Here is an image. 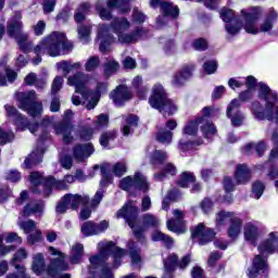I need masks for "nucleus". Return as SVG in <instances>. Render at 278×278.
I'll return each mask as SVG.
<instances>
[{
  "label": "nucleus",
  "mask_w": 278,
  "mask_h": 278,
  "mask_svg": "<svg viewBox=\"0 0 278 278\" xmlns=\"http://www.w3.org/2000/svg\"><path fill=\"white\" fill-rule=\"evenodd\" d=\"M241 14L242 22H237L236 25H226V31H228L230 36L240 34V29H242V27L247 34H253L254 36L261 33L266 34V31H270V29H273V18H277V13L271 12L270 15L261 23L260 27H256L255 21L262 16V9L252 8L249 12H247V10H241Z\"/></svg>",
  "instance_id": "f257e3e1"
},
{
  "label": "nucleus",
  "mask_w": 278,
  "mask_h": 278,
  "mask_svg": "<svg viewBox=\"0 0 278 278\" xmlns=\"http://www.w3.org/2000/svg\"><path fill=\"white\" fill-rule=\"evenodd\" d=\"M99 255L91 256L89 258L90 265L92 268L102 267L100 271V278H114V274L112 269H110V265L105 264L108 262V257L113 255L114 257V268H118L121 266V258L126 255V251L116 247L115 242L112 241H101L98 243Z\"/></svg>",
  "instance_id": "f03ea898"
},
{
  "label": "nucleus",
  "mask_w": 278,
  "mask_h": 278,
  "mask_svg": "<svg viewBox=\"0 0 278 278\" xmlns=\"http://www.w3.org/2000/svg\"><path fill=\"white\" fill-rule=\"evenodd\" d=\"M138 206H136L134 202H128L119 211H117L116 217L125 218L128 227L132 229L137 240H142L144 238V229H149V227H160V218L153 214H144L142 216V227H138Z\"/></svg>",
  "instance_id": "7ed1b4c3"
},
{
  "label": "nucleus",
  "mask_w": 278,
  "mask_h": 278,
  "mask_svg": "<svg viewBox=\"0 0 278 278\" xmlns=\"http://www.w3.org/2000/svg\"><path fill=\"white\" fill-rule=\"evenodd\" d=\"M71 51L73 43L66 39L64 33L54 31L50 36L45 37L35 48L34 53L37 58L33 60V64L38 66L42 62V55L58 58L60 51Z\"/></svg>",
  "instance_id": "20e7f679"
},
{
  "label": "nucleus",
  "mask_w": 278,
  "mask_h": 278,
  "mask_svg": "<svg viewBox=\"0 0 278 278\" xmlns=\"http://www.w3.org/2000/svg\"><path fill=\"white\" fill-rule=\"evenodd\" d=\"M23 15L21 12H15V15L9 21L7 31L11 38H15L20 49L24 53H29L34 47V42L29 41V35L23 33Z\"/></svg>",
  "instance_id": "39448f33"
},
{
  "label": "nucleus",
  "mask_w": 278,
  "mask_h": 278,
  "mask_svg": "<svg viewBox=\"0 0 278 278\" xmlns=\"http://www.w3.org/2000/svg\"><path fill=\"white\" fill-rule=\"evenodd\" d=\"M149 103L151 108L154 110H159L162 114L170 116L172 114H175L177 112V105L173 103L166 97V91L164 90V87L162 85H155L152 90V96L149 99Z\"/></svg>",
  "instance_id": "423d86ee"
},
{
  "label": "nucleus",
  "mask_w": 278,
  "mask_h": 278,
  "mask_svg": "<svg viewBox=\"0 0 278 278\" xmlns=\"http://www.w3.org/2000/svg\"><path fill=\"white\" fill-rule=\"evenodd\" d=\"M258 98L265 101V118L275 121L278 125L277 92L273 91L266 84L258 83Z\"/></svg>",
  "instance_id": "0eeeda50"
},
{
  "label": "nucleus",
  "mask_w": 278,
  "mask_h": 278,
  "mask_svg": "<svg viewBox=\"0 0 278 278\" xmlns=\"http://www.w3.org/2000/svg\"><path fill=\"white\" fill-rule=\"evenodd\" d=\"M86 84H88V75L84 73H76L67 78V85L75 88V93L72 96V102L75 105H81L90 97Z\"/></svg>",
  "instance_id": "6e6552de"
},
{
  "label": "nucleus",
  "mask_w": 278,
  "mask_h": 278,
  "mask_svg": "<svg viewBox=\"0 0 278 278\" xmlns=\"http://www.w3.org/2000/svg\"><path fill=\"white\" fill-rule=\"evenodd\" d=\"M16 100L20 109L27 112L29 116L36 117L42 114V103L36 101V91L17 92Z\"/></svg>",
  "instance_id": "1a4fd4ad"
},
{
  "label": "nucleus",
  "mask_w": 278,
  "mask_h": 278,
  "mask_svg": "<svg viewBox=\"0 0 278 278\" xmlns=\"http://www.w3.org/2000/svg\"><path fill=\"white\" fill-rule=\"evenodd\" d=\"M48 252L53 257L46 269L49 277H58L62 270L68 269V264L64 261V253L53 247H49Z\"/></svg>",
  "instance_id": "9d476101"
},
{
  "label": "nucleus",
  "mask_w": 278,
  "mask_h": 278,
  "mask_svg": "<svg viewBox=\"0 0 278 278\" xmlns=\"http://www.w3.org/2000/svg\"><path fill=\"white\" fill-rule=\"evenodd\" d=\"M199 125H202L201 129L204 134V138H207V140L214 138V135L216 134V127L211 122L205 121V118H198L190 122L185 127L184 134L187 136H197V132L199 131Z\"/></svg>",
  "instance_id": "9b49d317"
},
{
  "label": "nucleus",
  "mask_w": 278,
  "mask_h": 278,
  "mask_svg": "<svg viewBox=\"0 0 278 278\" xmlns=\"http://www.w3.org/2000/svg\"><path fill=\"white\" fill-rule=\"evenodd\" d=\"M30 182L33 186H42L43 188H47L48 192H51V188H56V190H66L68 188L65 180H55V178L51 176L45 179L38 172H33L30 174Z\"/></svg>",
  "instance_id": "f8f14e48"
},
{
  "label": "nucleus",
  "mask_w": 278,
  "mask_h": 278,
  "mask_svg": "<svg viewBox=\"0 0 278 278\" xmlns=\"http://www.w3.org/2000/svg\"><path fill=\"white\" fill-rule=\"evenodd\" d=\"M119 188L122 190H142L147 192L149 190V182H147V177L140 173H136L134 177L127 176L119 181Z\"/></svg>",
  "instance_id": "ddd939ff"
},
{
  "label": "nucleus",
  "mask_w": 278,
  "mask_h": 278,
  "mask_svg": "<svg viewBox=\"0 0 278 278\" xmlns=\"http://www.w3.org/2000/svg\"><path fill=\"white\" fill-rule=\"evenodd\" d=\"M4 109L7 111V116H11L12 118H14L17 129H20L21 131H25V129H28L30 134H36L38 131V124L27 123V119L18 113L16 108L5 105Z\"/></svg>",
  "instance_id": "4468645a"
},
{
  "label": "nucleus",
  "mask_w": 278,
  "mask_h": 278,
  "mask_svg": "<svg viewBox=\"0 0 278 278\" xmlns=\"http://www.w3.org/2000/svg\"><path fill=\"white\" fill-rule=\"evenodd\" d=\"M249 278H268V264L262 255H256L253 260L252 267L248 269Z\"/></svg>",
  "instance_id": "2eb2a0df"
},
{
  "label": "nucleus",
  "mask_w": 278,
  "mask_h": 278,
  "mask_svg": "<svg viewBox=\"0 0 278 278\" xmlns=\"http://www.w3.org/2000/svg\"><path fill=\"white\" fill-rule=\"evenodd\" d=\"M72 118H73V111L67 110L64 113L63 123L58 124L55 126L56 134H62L63 142H65V144L73 142V137L71 136V131H73V125H71Z\"/></svg>",
  "instance_id": "dca6fc26"
},
{
  "label": "nucleus",
  "mask_w": 278,
  "mask_h": 278,
  "mask_svg": "<svg viewBox=\"0 0 278 278\" xmlns=\"http://www.w3.org/2000/svg\"><path fill=\"white\" fill-rule=\"evenodd\" d=\"M216 233L214 230L205 227L203 224H199L192 231V239L195 240L201 247L207 244V242H212Z\"/></svg>",
  "instance_id": "f3484780"
},
{
  "label": "nucleus",
  "mask_w": 278,
  "mask_h": 278,
  "mask_svg": "<svg viewBox=\"0 0 278 278\" xmlns=\"http://www.w3.org/2000/svg\"><path fill=\"white\" fill-rule=\"evenodd\" d=\"M227 117L233 127H240L244 123V114L240 112V100L233 99L227 108Z\"/></svg>",
  "instance_id": "a211bd4d"
},
{
  "label": "nucleus",
  "mask_w": 278,
  "mask_h": 278,
  "mask_svg": "<svg viewBox=\"0 0 278 278\" xmlns=\"http://www.w3.org/2000/svg\"><path fill=\"white\" fill-rule=\"evenodd\" d=\"M173 214L175 219L167 220V229L174 233H186V226L184 225L186 213L176 208L173 211Z\"/></svg>",
  "instance_id": "6ab92c4d"
},
{
  "label": "nucleus",
  "mask_w": 278,
  "mask_h": 278,
  "mask_svg": "<svg viewBox=\"0 0 278 278\" xmlns=\"http://www.w3.org/2000/svg\"><path fill=\"white\" fill-rule=\"evenodd\" d=\"M108 227H110V224L105 220L101 222L100 224H94V222H85L81 225L80 231L86 238H88L90 236L103 233Z\"/></svg>",
  "instance_id": "aec40b11"
},
{
  "label": "nucleus",
  "mask_w": 278,
  "mask_h": 278,
  "mask_svg": "<svg viewBox=\"0 0 278 278\" xmlns=\"http://www.w3.org/2000/svg\"><path fill=\"white\" fill-rule=\"evenodd\" d=\"M278 250V236L277 232H270L269 237L263 241L258 251L261 255H270Z\"/></svg>",
  "instance_id": "412c9836"
},
{
  "label": "nucleus",
  "mask_w": 278,
  "mask_h": 278,
  "mask_svg": "<svg viewBox=\"0 0 278 278\" xmlns=\"http://www.w3.org/2000/svg\"><path fill=\"white\" fill-rule=\"evenodd\" d=\"M110 98L115 105L121 106L131 99V91L126 86L121 85L110 94Z\"/></svg>",
  "instance_id": "4be33fe9"
},
{
  "label": "nucleus",
  "mask_w": 278,
  "mask_h": 278,
  "mask_svg": "<svg viewBox=\"0 0 278 278\" xmlns=\"http://www.w3.org/2000/svg\"><path fill=\"white\" fill-rule=\"evenodd\" d=\"M94 153L92 143L76 144L73 148V157L76 162H84L86 157H90Z\"/></svg>",
  "instance_id": "5701e85b"
},
{
  "label": "nucleus",
  "mask_w": 278,
  "mask_h": 278,
  "mask_svg": "<svg viewBox=\"0 0 278 278\" xmlns=\"http://www.w3.org/2000/svg\"><path fill=\"white\" fill-rule=\"evenodd\" d=\"M3 240H5L8 244H11V242H17L21 244V242H23V239L18 237L16 232L0 235V255H8V253L14 251L13 247H4Z\"/></svg>",
  "instance_id": "b1692460"
},
{
  "label": "nucleus",
  "mask_w": 278,
  "mask_h": 278,
  "mask_svg": "<svg viewBox=\"0 0 278 278\" xmlns=\"http://www.w3.org/2000/svg\"><path fill=\"white\" fill-rule=\"evenodd\" d=\"M98 40L100 41V51L105 53L108 47L114 42V36L110 34V28L106 25H102L98 31Z\"/></svg>",
  "instance_id": "393cba45"
},
{
  "label": "nucleus",
  "mask_w": 278,
  "mask_h": 278,
  "mask_svg": "<svg viewBox=\"0 0 278 278\" xmlns=\"http://www.w3.org/2000/svg\"><path fill=\"white\" fill-rule=\"evenodd\" d=\"M151 8H161V12L165 16H172V18H177L179 16V8L167 1H152L150 3Z\"/></svg>",
  "instance_id": "a878e982"
},
{
  "label": "nucleus",
  "mask_w": 278,
  "mask_h": 278,
  "mask_svg": "<svg viewBox=\"0 0 278 278\" xmlns=\"http://www.w3.org/2000/svg\"><path fill=\"white\" fill-rule=\"evenodd\" d=\"M118 36V42L122 45H130V42H138L140 38H147V30L144 28H137L131 34L122 33Z\"/></svg>",
  "instance_id": "bb28decb"
},
{
  "label": "nucleus",
  "mask_w": 278,
  "mask_h": 278,
  "mask_svg": "<svg viewBox=\"0 0 278 278\" xmlns=\"http://www.w3.org/2000/svg\"><path fill=\"white\" fill-rule=\"evenodd\" d=\"M65 201L70 210H79V205H88L90 203V197L79 194H65Z\"/></svg>",
  "instance_id": "cd10ccee"
},
{
  "label": "nucleus",
  "mask_w": 278,
  "mask_h": 278,
  "mask_svg": "<svg viewBox=\"0 0 278 278\" xmlns=\"http://www.w3.org/2000/svg\"><path fill=\"white\" fill-rule=\"evenodd\" d=\"M242 218L235 214L228 225V237H230L231 240H237L238 236L242 233Z\"/></svg>",
  "instance_id": "c85d7f7f"
},
{
  "label": "nucleus",
  "mask_w": 278,
  "mask_h": 278,
  "mask_svg": "<svg viewBox=\"0 0 278 278\" xmlns=\"http://www.w3.org/2000/svg\"><path fill=\"white\" fill-rule=\"evenodd\" d=\"M244 240L250 244H255L260 238V228L253 223H247L243 230Z\"/></svg>",
  "instance_id": "c756f323"
},
{
  "label": "nucleus",
  "mask_w": 278,
  "mask_h": 278,
  "mask_svg": "<svg viewBox=\"0 0 278 278\" xmlns=\"http://www.w3.org/2000/svg\"><path fill=\"white\" fill-rule=\"evenodd\" d=\"M237 184H249L251 181V169L244 164L237 165L235 173Z\"/></svg>",
  "instance_id": "7c9ffc66"
},
{
  "label": "nucleus",
  "mask_w": 278,
  "mask_h": 278,
  "mask_svg": "<svg viewBox=\"0 0 278 278\" xmlns=\"http://www.w3.org/2000/svg\"><path fill=\"white\" fill-rule=\"evenodd\" d=\"M43 210H45V202L42 201L30 202L24 207L22 212V216H31L33 214L35 216H42Z\"/></svg>",
  "instance_id": "2f4dec72"
},
{
  "label": "nucleus",
  "mask_w": 278,
  "mask_h": 278,
  "mask_svg": "<svg viewBox=\"0 0 278 278\" xmlns=\"http://www.w3.org/2000/svg\"><path fill=\"white\" fill-rule=\"evenodd\" d=\"M111 27L113 31L119 36L131 27V23H129L125 17H116L112 21Z\"/></svg>",
  "instance_id": "473e14b6"
},
{
  "label": "nucleus",
  "mask_w": 278,
  "mask_h": 278,
  "mask_svg": "<svg viewBox=\"0 0 278 278\" xmlns=\"http://www.w3.org/2000/svg\"><path fill=\"white\" fill-rule=\"evenodd\" d=\"M271 140L275 144V149L271 150L270 155H269V160H275V157H277V155H278V132L277 131L273 132ZM268 177L270 179H277L278 170L275 169V167H271L269 173H268Z\"/></svg>",
  "instance_id": "72a5a7b5"
},
{
  "label": "nucleus",
  "mask_w": 278,
  "mask_h": 278,
  "mask_svg": "<svg viewBox=\"0 0 278 278\" xmlns=\"http://www.w3.org/2000/svg\"><path fill=\"white\" fill-rule=\"evenodd\" d=\"M31 268L35 275L45 273V255L42 253L34 254Z\"/></svg>",
  "instance_id": "f704fd0d"
},
{
  "label": "nucleus",
  "mask_w": 278,
  "mask_h": 278,
  "mask_svg": "<svg viewBox=\"0 0 278 278\" xmlns=\"http://www.w3.org/2000/svg\"><path fill=\"white\" fill-rule=\"evenodd\" d=\"M58 71H62L64 76L68 75V73H73V71H79L81 68V64L79 62L71 63L68 61H62L56 63Z\"/></svg>",
  "instance_id": "c9c22d12"
},
{
  "label": "nucleus",
  "mask_w": 278,
  "mask_h": 278,
  "mask_svg": "<svg viewBox=\"0 0 278 278\" xmlns=\"http://www.w3.org/2000/svg\"><path fill=\"white\" fill-rule=\"evenodd\" d=\"M191 76L192 70H190V67H185L181 70L180 73L174 76L172 84L174 86H184V84H186V80L190 79Z\"/></svg>",
  "instance_id": "e433bc0d"
},
{
  "label": "nucleus",
  "mask_w": 278,
  "mask_h": 278,
  "mask_svg": "<svg viewBox=\"0 0 278 278\" xmlns=\"http://www.w3.org/2000/svg\"><path fill=\"white\" fill-rule=\"evenodd\" d=\"M165 274L163 278H173V271L177 268V256L176 254H170L164 262Z\"/></svg>",
  "instance_id": "4c0bfd02"
},
{
  "label": "nucleus",
  "mask_w": 278,
  "mask_h": 278,
  "mask_svg": "<svg viewBox=\"0 0 278 278\" xmlns=\"http://www.w3.org/2000/svg\"><path fill=\"white\" fill-rule=\"evenodd\" d=\"M235 212H225L222 211L219 213L216 214V227L218 229H220V227H225V225H227V223H230L232 217L235 216Z\"/></svg>",
  "instance_id": "58836bf2"
},
{
  "label": "nucleus",
  "mask_w": 278,
  "mask_h": 278,
  "mask_svg": "<svg viewBox=\"0 0 278 278\" xmlns=\"http://www.w3.org/2000/svg\"><path fill=\"white\" fill-rule=\"evenodd\" d=\"M253 151H256L257 155H264V152L266 151V143L262 141L258 143H248L243 148V153H245V155H251Z\"/></svg>",
  "instance_id": "ea45409f"
},
{
  "label": "nucleus",
  "mask_w": 278,
  "mask_h": 278,
  "mask_svg": "<svg viewBox=\"0 0 278 278\" xmlns=\"http://www.w3.org/2000/svg\"><path fill=\"white\" fill-rule=\"evenodd\" d=\"M125 121L126 125L123 126L122 131L124 136H129L131 134V129L138 127V116L130 114Z\"/></svg>",
  "instance_id": "a19ab883"
},
{
  "label": "nucleus",
  "mask_w": 278,
  "mask_h": 278,
  "mask_svg": "<svg viewBox=\"0 0 278 278\" xmlns=\"http://www.w3.org/2000/svg\"><path fill=\"white\" fill-rule=\"evenodd\" d=\"M84 256V244L76 243L72 247L71 252V262L72 264H79L81 262V257Z\"/></svg>",
  "instance_id": "79ce46f5"
},
{
  "label": "nucleus",
  "mask_w": 278,
  "mask_h": 278,
  "mask_svg": "<svg viewBox=\"0 0 278 278\" xmlns=\"http://www.w3.org/2000/svg\"><path fill=\"white\" fill-rule=\"evenodd\" d=\"M40 162H42V153L39 151H34L24 161V166H25V168H31L33 166H36V164H38Z\"/></svg>",
  "instance_id": "37998d69"
},
{
  "label": "nucleus",
  "mask_w": 278,
  "mask_h": 278,
  "mask_svg": "<svg viewBox=\"0 0 278 278\" xmlns=\"http://www.w3.org/2000/svg\"><path fill=\"white\" fill-rule=\"evenodd\" d=\"M156 140L161 142V144H170V142H173V131L164 128L160 129L156 134Z\"/></svg>",
  "instance_id": "c03bdc74"
},
{
  "label": "nucleus",
  "mask_w": 278,
  "mask_h": 278,
  "mask_svg": "<svg viewBox=\"0 0 278 278\" xmlns=\"http://www.w3.org/2000/svg\"><path fill=\"white\" fill-rule=\"evenodd\" d=\"M24 81L27 86H34L35 84L37 88H45L47 86V80L38 78L34 73L28 74Z\"/></svg>",
  "instance_id": "a18cd8bd"
},
{
  "label": "nucleus",
  "mask_w": 278,
  "mask_h": 278,
  "mask_svg": "<svg viewBox=\"0 0 278 278\" xmlns=\"http://www.w3.org/2000/svg\"><path fill=\"white\" fill-rule=\"evenodd\" d=\"M176 173L177 167L172 163H167L161 173L154 174V179H156V181H162L166 175H176Z\"/></svg>",
  "instance_id": "49530a36"
},
{
  "label": "nucleus",
  "mask_w": 278,
  "mask_h": 278,
  "mask_svg": "<svg viewBox=\"0 0 278 278\" xmlns=\"http://www.w3.org/2000/svg\"><path fill=\"white\" fill-rule=\"evenodd\" d=\"M152 240L154 242H164V244L170 249V247H173L174 244V241H173V238L166 236L164 232L162 231H155L153 232L152 235Z\"/></svg>",
  "instance_id": "de8ad7c7"
},
{
  "label": "nucleus",
  "mask_w": 278,
  "mask_h": 278,
  "mask_svg": "<svg viewBox=\"0 0 278 278\" xmlns=\"http://www.w3.org/2000/svg\"><path fill=\"white\" fill-rule=\"evenodd\" d=\"M167 157H168V154H166V152L156 150L153 152L150 162L152 166H160L164 164V161H166Z\"/></svg>",
  "instance_id": "09e8293b"
},
{
  "label": "nucleus",
  "mask_w": 278,
  "mask_h": 278,
  "mask_svg": "<svg viewBox=\"0 0 278 278\" xmlns=\"http://www.w3.org/2000/svg\"><path fill=\"white\" fill-rule=\"evenodd\" d=\"M118 68H121L118 62L110 59L104 63V75H106V77H111V75H114Z\"/></svg>",
  "instance_id": "8fccbe9b"
},
{
  "label": "nucleus",
  "mask_w": 278,
  "mask_h": 278,
  "mask_svg": "<svg viewBox=\"0 0 278 278\" xmlns=\"http://www.w3.org/2000/svg\"><path fill=\"white\" fill-rule=\"evenodd\" d=\"M251 110L255 118H257L258 121H264L266 116V109L264 110V106H262V103H260V101H254L252 103Z\"/></svg>",
  "instance_id": "3c124183"
},
{
  "label": "nucleus",
  "mask_w": 278,
  "mask_h": 278,
  "mask_svg": "<svg viewBox=\"0 0 278 278\" xmlns=\"http://www.w3.org/2000/svg\"><path fill=\"white\" fill-rule=\"evenodd\" d=\"M20 229L24 230V233H31L35 230H38L36 222L28 219V220H18L17 223Z\"/></svg>",
  "instance_id": "603ef678"
},
{
  "label": "nucleus",
  "mask_w": 278,
  "mask_h": 278,
  "mask_svg": "<svg viewBox=\"0 0 278 278\" xmlns=\"http://www.w3.org/2000/svg\"><path fill=\"white\" fill-rule=\"evenodd\" d=\"M90 10V4L88 2L83 3L76 11L74 16L76 23H81L86 20V12Z\"/></svg>",
  "instance_id": "864d4df0"
},
{
  "label": "nucleus",
  "mask_w": 278,
  "mask_h": 278,
  "mask_svg": "<svg viewBox=\"0 0 278 278\" xmlns=\"http://www.w3.org/2000/svg\"><path fill=\"white\" fill-rule=\"evenodd\" d=\"M193 181H194V175L190 172H185L180 176L178 186H180V188H188V186H190V184H193Z\"/></svg>",
  "instance_id": "5fc2aeb1"
},
{
  "label": "nucleus",
  "mask_w": 278,
  "mask_h": 278,
  "mask_svg": "<svg viewBox=\"0 0 278 278\" xmlns=\"http://www.w3.org/2000/svg\"><path fill=\"white\" fill-rule=\"evenodd\" d=\"M101 60L99 56H90L85 64V71H87V73H92V71H97V68H99Z\"/></svg>",
  "instance_id": "6e6d98bb"
},
{
  "label": "nucleus",
  "mask_w": 278,
  "mask_h": 278,
  "mask_svg": "<svg viewBox=\"0 0 278 278\" xmlns=\"http://www.w3.org/2000/svg\"><path fill=\"white\" fill-rule=\"evenodd\" d=\"M109 124H110V116H108L106 114L98 115L93 122L96 129H103V127H108Z\"/></svg>",
  "instance_id": "4d7b16f0"
},
{
  "label": "nucleus",
  "mask_w": 278,
  "mask_h": 278,
  "mask_svg": "<svg viewBox=\"0 0 278 278\" xmlns=\"http://www.w3.org/2000/svg\"><path fill=\"white\" fill-rule=\"evenodd\" d=\"M109 8H117V10L122 14H127L129 12V2L127 1H115V2H109Z\"/></svg>",
  "instance_id": "13d9d810"
},
{
  "label": "nucleus",
  "mask_w": 278,
  "mask_h": 278,
  "mask_svg": "<svg viewBox=\"0 0 278 278\" xmlns=\"http://www.w3.org/2000/svg\"><path fill=\"white\" fill-rule=\"evenodd\" d=\"M27 242L28 244H37V242H42V231L40 229H37L33 232H29L27 236Z\"/></svg>",
  "instance_id": "bf43d9fd"
},
{
  "label": "nucleus",
  "mask_w": 278,
  "mask_h": 278,
  "mask_svg": "<svg viewBox=\"0 0 278 278\" xmlns=\"http://www.w3.org/2000/svg\"><path fill=\"white\" fill-rule=\"evenodd\" d=\"M62 86H64V77L55 76V78L52 81V86H51L52 94H58V92H60V90H62Z\"/></svg>",
  "instance_id": "052dcab7"
},
{
  "label": "nucleus",
  "mask_w": 278,
  "mask_h": 278,
  "mask_svg": "<svg viewBox=\"0 0 278 278\" xmlns=\"http://www.w3.org/2000/svg\"><path fill=\"white\" fill-rule=\"evenodd\" d=\"M78 36H79L81 42H84V45H86L88 42V40H90V26L78 27Z\"/></svg>",
  "instance_id": "680f3d73"
},
{
  "label": "nucleus",
  "mask_w": 278,
  "mask_h": 278,
  "mask_svg": "<svg viewBox=\"0 0 278 278\" xmlns=\"http://www.w3.org/2000/svg\"><path fill=\"white\" fill-rule=\"evenodd\" d=\"M112 173L115 177H123L127 173V165L123 162L116 163L112 168Z\"/></svg>",
  "instance_id": "e2e57ef3"
},
{
  "label": "nucleus",
  "mask_w": 278,
  "mask_h": 278,
  "mask_svg": "<svg viewBox=\"0 0 278 278\" xmlns=\"http://www.w3.org/2000/svg\"><path fill=\"white\" fill-rule=\"evenodd\" d=\"M264 184H262L261 181L254 182L252 186V193L254 195V199H261L262 195L264 194Z\"/></svg>",
  "instance_id": "0e129e2a"
},
{
  "label": "nucleus",
  "mask_w": 278,
  "mask_h": 278,
  "mask_svg": "<svg viewBox=\"0 0 278 278\" xmlns=\"http://www.w3.org/2000/svg\"><path fill=\"white\" fill-rule=\"evenodd\" d=\"M14 140V132L5 131L0 128V144H8V142H12Z\"/></svg>",
  "instance_id": "69168bd1"
},
{
  "label": "nucleus",
  "mask_w": 278,
  "mask_h": 278,
  "mask_svg": "<svg viewBox=\"0 0 278 278\" xmlns=\"http://www.w3.org/2000/svg\"><path fill=\"white\" fill-rule=\"evenodd\" d=\"M219 16L224 23H230L233 20V10L223 8L219 12Z\"/></svg>",
  "instance_id": "338daca9"
},
{
  "label": "nucleus",
  "mask_w": 278,
  "mask_h": 278,
  "mask_svg": "<svg viewBox=\"0 0 278 278\" xmlns=\"http://www.w3.org/2000/svg\"><path fill=\"white\" fill-rule=\"evenodd\" d=\"M15 269L18 275L12 274L9 275L8 278H29V275L25 274V267L23 265L15 264Z\"/></svg>",
  "instance_id": "774afa93"
}]
</instances>
